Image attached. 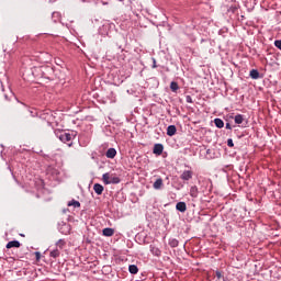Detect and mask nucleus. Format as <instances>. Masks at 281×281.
<instances>
[{"label": "nucleus", "mask_w": 281, "mask_h": 281, "mask_svg": "<svg viewBox=\"0 0 281 281\" xmlns=\"http://www.w3.org/2000/svg\"><path fill=\"white\" fill-rule=\"evenodd\" d=\"M151 60H153V66H151V68H153V69H157V59H155V57H153Z\"/></svg>", "instance_id": "29"}, {"label": "nucleus", "mask_w": 281, "mask_h": 281, "mask_svg": "<svg viewBox=\"0 0 281 281\" xmlns=\"http://www.w3.org/2000/svg\"><path fill=\"white\" fill-rule=\"evenodd\" d=\"M215 276H216L217 280H221V278H223V273L218 270L215 271Z\"/></svg>", "instance_id": "28"}, {"label": "nucleus", "mask_w": 281, "mask_h": 281, "mask_svg": "<svg viewBox=\"0 0 281 281\" xmlns=\"http://www.w3.org/2000/svg\"><path fill=\"white\" fill-rule=\"evenodd\" d=\"M52 19L54 23H58L60 21V12H53Z\"/></svg>", "instance_id": "20"}, {"label": "nucleus", "mask_w": 281, "mask_h": 281, "mask_svg": "<svg viewBox=\"0 0 281 281\" xmlns=\"http://www.w3.org/2000/svg\"><path fill=\"white\" fill-rule=\"evenodd\" d=\"M117 155V150L113 147L109 148L105 153V157L108 159H115V156Z\"/></svg>", "instance_id": "5"}, {"label": "nucleus", "mask_w": 281, "mask_h": 281, "mask_svg": "<svg viewBox=\"0 0 281 281\" xmlns=\"http://www.w3.org/2000/svg\"><path fill=\"white\" fill-rule=\"evenodd\" d=\"M177 134V126H175V125H169L168 127H167V135L169 136V137H172V136H175Z\"/></svg>", "instance_id": "12"}, {"label": "nucleus", "mask_w": 281, "mask_h": 281, "mask_svg": "<svg viewBox=\"0 0 281 281\" xmlns=\"http://www.w3.org/2000/svg\"><path fill=\"white\" fill-rule=\"evenodd\" d=\"M249 76H250V78H252V80L260 79V72L258 71V69L250 70Z\"/></svg>", "instance_id": "15"}, {"label": "nucleus", "mask_w": 281, "mask_h": 281, "mask_svg": "<svg viewBox=\"0 0 281 281\" xmlns=\"http://www.w3.org/2000/svg\"><path fill=\"white\" fill-rule=\"evenodd\" d=\"M192 177H193L192 171H190V170H184V171L181 173L180 179H181L182 181H190V179H192Z\"/></svg>", "instance_id": "4"}, {"label": "nucleus", "mask_w": 281, "mask_h": 281, "mask_svg": "<svg viewBox=\"0 0 281 281\" xmlns=\"http://www.w3.org/2000/svg\"><path fill=\"white\" fill-rule=\"evenodd\" d=\"M102 234H103V236L111 237V236H113V234H115V229H113L111 227H106V228H103Z\"/></svg>", "instance_id": "14"}, {"label": "nucleus", "mask_w": 281, "mask_h": 281, "mask_svg": "<svg viewBox=\"0 0 281 281\" xmlns=\"http://www.w3.org/2000/svg\"><path fill=\"white\" fill-rule=\"evenodd\" d=\"M35 256H36V260H41V252H35Z\"/></svg>", "instance_id": "30"}, {"label": "nucleus", "mask_w": 281, "mask_h": 281, "mask_svg": "<svg viewBox=\"0 0 281 281\" xmlns=\"http://www.w3.org/2000/svg\"><path fill=\"white\" fill-rule=\"evenodd\" d=\"M102 181L103 183H105V186H111V184L115 186L120 183V181L122 180L120 179V177L113 176V175L110 176L109 172H106V173H103Z\"/></svg>", "instance_id": "2"}, {"label": "nucleus", "mask_w": 281, "mask_h": 281, "mask_svg": "<svg viewBox=\"0 0 281 281\" xmlns=\"http://www.w3.org/2000/svg\"><path fill=\"white\" fill-rule=\"evenodd\" d=\"M149 249H150V254H153V256H156L157 258H159L161 256V249L157 248L156 246L150 245Z\"/></svg>", "instance_id": "10"}, {"label": "nucleus", "mask_w": 281, "mask_h": 281, "mask_svg": "<svg viewBox=\"0 0 281 281\" xmlns=\"http://www.w3.org/2000/svg\"><path fill=\"white\" fill-rule=\"evenodd\" d=\"M176 210L178 211V212H187V210H188V205L186 204V202H178L177 204H176Z\"/></svg>", "instance_id": "7"}, {"label": "nucleus", "mask_w": 281, "mask_h": 281, "mask_svg": "<svg viewBox=\"0 0 281 281\" xmlns=\"http://www.w3.org/2000/svg\"><path fill=\"white\" fill-rule=\"evenodd\" d=\"M170 89L173 93H177V91H179V83H177V81H171Z\"/></svg>", "instance_id": "19"}, {"label": "nucleus", "mask_w": 281, "mask_h": 281, "mask_svg": "<svg viewBox=\"0 0 281 281\" xmlns=\"http://www.w3.org/2000/svg\"><path fill=\"white\" fill-rule=\"evenodd\" d=\"M186 102H188V104H192V102H194V101L192 100L191 95H187L186 97Z\"/></svg>", "instance_id": "27"}, {"label": "nucleus", "mask_w": 281, "mask_h": 281, "mask_svg": "<svg viewBox=\"0 0 281 281\" xmlns=\"http://www.w3.org/2000/svg\"><path fill=\"white\" fill-rule=\"evenodd\" d=\"M5 100H8V94H4Z\"/></svg>", "instance_id": "33"}, {"label": "nucleus", "mask_w": 281, "mask_h": 281, "mask_svg": "<svg viewBox=\"0 0 281 281\" xmlns=\"http://www.w3.org/2000/svg\"><path fill=\"white\" fill-rule=\"evenodd\" d=\"M76 132H61L57 135L58 139L63 142V144H67L69 148L74 146V140L76 139Z\"/></svg>", "instance_id": "1"}, {"label": "nucleus", "mask_w": 281, "mask_h": 281, "mask_svg": "<svg viewBox=\"0 0 281 281\" xmlns=\"http://www.w3.org/2000/svg\"><path fill=\"white\" fill-rule=\"evenodd\" d=\"M190 196H192V199H196L199 196V187L196 186H192L190 188Z\"/></svg>", "instance_id": "11"}, {"label": "nucleus", "mask_w": 281, "mask_h": 281, "mask_svg": "<svg viewBox=\"0 0 281 281\" xmlns=\"http://www.w3.org/2000/svg\"><path fill=\"white\" fill-rule=\"evenodd\" d=\"M154 190H161L164 188V179L158 178L154 184H153Z\"/></svg>", "instance_id": "8"}, {"label": "nucleus", "mask_w": 281, "mask_h": 281, "mask_svg": "<svg viewBox=\"0 0 281 281\" xmlns=\"http://www.w3.org/2000/svg\"><path fill=\"white\" fill-rule=\"evenodd\" d=\"M274 46H276L278 49H281V40L274 41Z\"/></svg>", "instance_id": "26"}, {"label": "nucleus", "mask_w": 281, "mask_h": 281, "mask_svg": "<svg viewBox=\"0 0 281 281\" xmlns=\"http://www.w3.org/2000/svg\"><path fill=\"white\" fill-rule=\"evenodd\" d=\"M93 190H94L95 194L100 195V194H102V192H104V187L100 183H94Z\"/></svg>", "instance_id": "13"}, {"label": "nucleus", "mask_w": 281, "mask_h": 281, "mask_svg": "<svg viewBox=\"0 0 281 281\" xmlns=\"http://www.w3.org/2000/svg\"><path fill=\"white\" fill-rule=\"evenodd\" d=\"M59 232L60 234H64L65 236L69 235L71 233V225L64 223L60 227H59Z\"/></svg>", "instance_id": "3"}, {"label": "nucleus", "mask_w": 281, "mask_h": 281, "mask_svg": "<svg viewBox=\"0 0 281 281\" xmlns=\"http://www.w3.org/2000/svg\"><path fill=\"white\" fill-rule=\"evenodd\" d=\"M235 120V124H243V122H245V116L243 114H237L234 117Z\"/></svg>", "instance_id": "17"}, {"label": "nucleus", "mask_w": 281, "mask_h": 281, "mask_svg": "<svg viewBox=\"0 0 281 281\" xmlns=\"http://www.w3.org/2000/svg\"><path fill=\"white\" fill-rule=\"evenodd\" d=\"M206 183L211 186V184H212V181L207 180Z\"/></svg>", "instance_id": "32"}, {"label": "nucleus", "mask_w": 281, "mask_h": 281, "mask_svg": "<svg viewBox=\"0 0 281 281\" xmlns=\"http://www.w3.org/2000/svg\"><path fill=\"white\" fill-rule=\"evenodd\" d=\"M128 271L132 276H137V273H139V268H137L136 265H130Z\"/></svg>", "instance_id": "16"}, {"label": "nucleus", "mask_w": 281, "mask_h": 281, "mask_svg": "<svg viewBox=\"0 0 281 281\" xmlns=\"http://www.w3.org/2000/svg\"><path fill=\"white\" fill-rule=\"evenodd\" d=\"M50 258H58L60 256V250L58 248L54 249L49 254Z\"/></svg>", "instance_id": "21"}, {"label": "nucleus", "mask_w": 281, "mask_h": 281, "mask_svg": "<svg viewBox=\"0 0 281 281\" xmlns=\"http://www.w3.org/2000/svg\"><path fill=\"white\" fill-rule=\"evenodd\" d=\"M226 128H227V131H232V124L226 123Z\"/></svg>", "instance_id": "31"}, {"label": "nucleus", "mask_w": 281, "mask_h": 281, "mask_svg": "<svg viewBox=\"0 0 281 281\" xmlns=\"http://www.w3.org/2000/svg\"><path fill=\"white\" fill-rule=\"evenodd\" d=\"M80 207V202L76 201V200H71L70 202H68V207Z\"/></svg>", "instance_id": "22"}, {"label": "nucleus", "mask_w": 281, "mask_h": 281, "mask_svg": "<svg viewBox=\"0 0 281 281\" xmlns=\"http://www.w3.org/2000/svg\"><path fill=\"white\" fill-rule=\"evenodd\" d=\"M13 247L19 249V247H21V241L20 240H11L7 244V249H12Z\"/></svg>", "instance_id": "9"}, {"label": "nucleus", "mask_w": 281, "mask_h": 281, "mask_svg": "<svg viewBox=\"0 0 281 281\" xmlns=\"http://www.w3.org/2000/svg\"><path fill=\"white\" fill-rule=\"evenodd\" d=\"M169 245L170 247H179V240L172 238V239H169Z\"/></svg>", "instance_id": "23"}, {"label": "nucleus", "mask_w": 281, "mask_h": 281, "mask_svg": "<svg viewBox=\"0 0 281 281\" xmlns=\"http://www.w3.org/2000/svg\"><path fill=\"white\" fill-rule=\"evenodd\" d=\"M214 124H215L216 128H223L225 126V122H223L222 119H215Z\"/></svg>", "instance_id": "18"}, {"label": "nucleus", "mask_w": 281, "mask_h": 281, "mask_svg": "<svg viewBox=\"0 0 281 281\" xmlns=\"http://www.w3.org/2000/svg\"><path fill=\"white\" fill-rule=\"evenodd\" d=\"M227 147L228 148H234V140L232 138L227 139Z\"/></svg>", "instance_id": "25"}, {"label": "nucleus", "mask_w": 281, "mask_h": 281, "mask_svg": "<svg viewBox=\"0 0 281 281\" xmlns=\"http://www.w3.org/2000/svg\"><path fill=\"white\" fill-rule=\"evenodd\" d=\"M65 245H66L65 239H59V240L56 243V247H58L59 249H63V247H65Z\"/></svg>", "instance_id": "24"}, {"label": "nucleus", "mask_w": 281, "mask_h": 281, "mask_svg": "<svg viewBox=\"0 0 281 281\" xmlns=\"http://www.w3.org/2000/svg\"><path fill=\"white\" fill-rule=\"evenodd\" d=\"M154 155H161L164 153V145L162 144H155L153 149Z\"/></svg>", "instance_id": "6"}]
</instances>
